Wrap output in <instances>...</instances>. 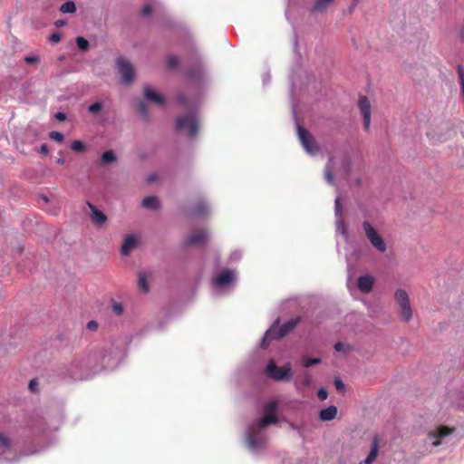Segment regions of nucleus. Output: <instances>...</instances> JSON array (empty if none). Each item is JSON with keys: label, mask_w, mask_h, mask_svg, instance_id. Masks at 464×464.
<instances>
[{"label": "nucleus", "mask_w": 464, "mask_h": 464, "mask_svg": "<svg viewBox=\"0 0 464 464\" xmlns=\"http://www.w3.org/2000/svg\"><path fill=\"white\" fill-rule=\"evenodd\" d=\"M60 11L63 14H73L76 11L75 3L67 1L60 6Z\"/></svg>", "instance_id": "obj_21"}, {"label": "nucleus", "mask_w": 464, "mask_h": 464, "mask_svg": "<svg viewBox=\"0 0 464 464\" xmlns=\"http://www.w3.org/2000/svg\"><path fill=\"white\" fill-rule=\"evenodd\" d=\"M321 362V359L320 358H308V357H304L303 360H302V363L303 365L305 367V368H308L314 364H318Z\"/></svg>", "instance_id": "obj_25"}, {"label": "nucleus", "mask_w": 464, "mask_h": 464, "mask_svg": "<svg viewBox=\"0 0 464 464\" xmlns=\"http://www.w3.org/2000/svg\"><path fill=\"white\" fill-rule=\"evenodd\" d=\"M351 169H352L351 162H350V160H345V174H346V176H349Z\"/></svg>", "instance_id": "obj_45"}, {"label": "nucleus", "mask_w": 464, "mask_h": 464, "mask_svg": "<svg viewBox=\"0 0 464 464\" xmlns=\"http://www.w3.org/2000/svg\"><path fill=\"white\" fill-rule=\"evenodd\" d=\"M176 128L179 131L188 132L189 137L194 138L198 131V121L193 113L186 114L177 118Z\"/></svg>", "instance_id": "obj_2"}, {"label": "nucleus", "mask_w": 464, "mask_h": 464, "mask_svg": "<svg viewBox=\"0 0 464 464\" xmlns=\"http://www.w3.org/2000/svg\"><path fill=\"white\" fill-rule=\"evenodd\" d=\"M394 299L400 306V314L403 321L409 322L412 317V308L407 292L401 288L397 289Z\"/></svg>", "instance_id": "obj_3"}, {"label": "nucleus", "mask_w": 464, "mask_h": 464, "mask_svg": "<svg viewBox=\"0 0 464 464\" xmlns=\"http://www.w3.org/2000/svg\"><path fill=\"white\" fill-rule=\"evenodd\" d=\"M137 245V239L134 236L130 235L128 236L121 248V252L123 256H129L131 250L136 246Z\"/></svg>", "instance_id": "obj_18"}, {"label": "nucleus", "mask_w": 464, "mask_h": 464, "mask_svg": "<svg viewBox=\"0 0 464 464\" xmlns=\"http://www.w3.org/2000/svg\"><path fill=\"white\" fill-rule=\"evenodd\" d=\"M378 452H379V439L377 436H375L372 440L371 450H370L368 456L366 457V459L363 460V463L364 464H372V462H374L377 459Z\"/></svg>", "instance_id": "obj_15"}, {"label": "nucleus", "mask_w": 464, "mask_h": 464, "mask_svg": "<svg viewBox=\"0 0 464 464\" xmlns=\"http://www.w3.org/2000/svg\"><path fill=\"white\" fill-rule=\"evenodd\" d=\"M102 109V104L101 102H94L92 104H91L89 107H88V111L92 114H96L98 112H100Z\"/></svg>", "instance_id": "obj_27"}, {"label": "nucleus", "mask_w": 464, "mask_h": 464, "mask_svg": "<svg viewBox=\"0 0 464 464\" xmlns=\"http://www.w3.org/2000/svg\"><path fill=\"white\" fill-rule=\"evenodd\" d=\"M144 97L152 102L155 104L163 106L165 104V99L162 95L156 92L153 89H151L150 86L144 87Z\"/></svg>", "instance_id": "obj_13"}, {"label": "nucleus", "mask_w": 464, "mask_h": 464, "mask_svg": "<svg viewBox=\"0 0 464 464\" xmlns=\"http://www.w3.org/2000/svg\"><path fill=\"white\" fill-rule=\"evenodd\" d=\"M279 323L280 319L277 318L273 325L266 332L261 343L264 349L268 346L270 341L281 339L293 331L300 323V318L296 317L291 319L281 326L279 325Z\"/></svg>", "instance_id": "obj_1"}, {"label": "nucleus", "mask_w": 464, "mask_h": 464, "mask_svg": "<svg viewBox=\"0 0 464 464\" xmlns=\"http://www.w3.org/2000/svg\"><path fill=\"white\" fill-rule=\"evenodd\" d=\"M40 152H41V153H43L44 155H47V154H48V152H49V150H48L47 145L43 144V145L40 147Z\"/></svg>", "instance_id": "obj_47"}, {"label": "nucleus", "mask_w": 464, "mask_h": 464, "mask_svg": "<svg viewBox=\"0 0 464 464\" xmlns=\"http://www.w3.org/2000/svg\"><path fill=\"white\" fill-rule=\"evenodd\" d=\"M40 61V58L38 56H26L24 58V62L28 64H36Z\"/></svg>", "instance_id": "obj_34"}, {"label": "nucleus", "mask_w": 464, "mask_h": 464, "mask_svg": "<svg viewBox=\"0 0 464 464\" xmlns=\"http://www.w3.org/2000/svg\"><path fill=\"white\" fill-rule=\"evenodd\" d=\"M61 34L59 33H53L50 35L49 40L53 43H59L61 41Z\"/></svg>", "instance_id": "obj_39"}, {"label": "nucleus", "mask_w": 464, "mask_h": 464, "mask_svg": "<svg viewBox=\"0 0 464 464\" xmlns=\"http://www.w3.org/2000/svg\"><path fill=\"white\" fill-rule=\"evenodd\" d=\"M266 373L276 381H282L290 377V367H279L272 361L266 367Z\"/></svg>", "instance_id": "obj_8"}, {"label": "nucleus", "mask_w": 464, "mask_h": 464, "mask_svg": "<svg viewBox=\"0 0 464 464\" xmlns=\"http://www.w3.org/2000/svg\"><path fill=\"white\" fill-rule=\"evenodd\" d=\"M328 393L324 388H321L318 390L317 397L320 401H324L327 399Z\"/></svg>", "instance_id": "obj_35"}, {"label": "nucleus", "mask_w": 464, "mask_h": 464, "mask_svg": "<svg viewBox=\"0 0 464 464\" xmlns=\"http://www.w3.org/2000/svg\"><path fill=\"white\" fill-rule=\"evenodd\" d=\"M55 118L60 121H63L66 120L67 116L64 112L59 111L55 114Z\"/></svg>", "instance_id": "obj_41"}, {"label": "nucleus", "mask_w": 464, "mask_h": 464, "mask_svg": "<svg viewBox=\"0 0 464 464\" xmlns=\"http://www.w3.org/2000/svg\"><path fill=\"white\" fill-rule=\"evenodd\" d=\"M167 63H168V66L170 68V69H174L178 66L179 64V59L177 56L175 55H169L167 57Z\"/></svg>", "instance_id": "obj_28"}, {"label": "nucleus", "mask_w": 464, "mask_h": 464, "mask_svg": "<svg viewBox=\"0 0 464 464\" xmlns=\"http://www.w3.org/2000/svg\"><path fill=\"white\" fill-rule=\"evenodd\" d=\"M235 278L234 273L230 270L220 273L214 278V284L216 285L223 286L233 282Z\"/></svg>", "instance_id": "obj_14"}, {"label": "nucleus", "mask_w": 464, "mask_h": 464, "mask_svg": "<svg viewBox=\"0 0 464 464\" xmlns=\"http://www.w3.org/2000/svg\"><path fill=\"white\" fill-rule=\"evenodd\" d=\"M310 382H311V378H310V376L308 375V376L305 378V380H304V383H305V385H309V384H310Z\"/></svg>", "instance_id": "obj_50"}, {"label": "nucleus", "mask_w": 464, "mask_h": 464, "mask_svg": "<svg viewBox=\"0 0 464 464\" xmlns=\"http://www.w3.org/2000/svg\"><path fill=\"white\" fill-rule=\"evenodd\" d=\"M49 137H50V139L56 140L57 142H60V143L63 142V140H64L63 134L59 131L50 132Z\"/></svg>", "instance_id": "obj_30"}, {"label": "nucleus", "mask_w": 464, "mask_h": 464, "mask_svg": "<svg viewBox=\"0 0 464 464\" xmlns=\"http://www.w3.org/2000/svg\"><path fill=\"white\" fill-rule=\"evenodd\" d=\"M154 179H155V177H154V176H151V177H150V178L148 179V181H149V182H151V181H153Z\"/></svg>", "instance_id": "obj_52"}, {"label": "nucleus", "mask_w": 464, "mask_h": 464, "mask_svg": "<svg viewBox=\"0 0 464 464\" xmlns=\"http://www.w3.org/2000/svg\"><path fill=\"white\" fill-rule=\"evenodd\" d=\"M276 408H277V402L276 401H271L267 403L264 408V416L258 422V427L260 429L266 428L267 425L277 422V416H276Z\"/></svg>", "instance_id": "obj_6"}, {"label": "nucleus", "mask_w": 464, "mask_h": 464, "mask_svg": "<svg viewBox=\"0 0 464 464\" xmlns=\"http://www.w3.org/2000/svg\"><path fill=\"white\" fill-rule=\"evenodd\" d=\"M197 74H198V75H200V74H201V68H200V67L198 69V72H197Z\"/></svg>", "instance_id": "obj_55"}, {"label": "nucleus", "mask_w": 464, "mask_h": 464, "mask_svg": "<svg viewBox=\"0 0 464 464\" xmlns=\"http://www.w3.org/2000/svg\"><path fill=\"white\" fill-rule=\"evenodd\" d=\"M0 445L7 448L10 446V440L7 437H5L3 433L0 432Z\"/></svg>", "instance_id": "obj_36"}, {"label": "nucleus", "mask_w": 464, "mask_h": 464, "mask_svg": "<svg viewBox=\"0 0 464 464\" xmlns=\"http://www.w3.org/2000/svg\"><path fill=\"white\" fill-rule=\"evenodd\" d=\"M142 206L148 209H157L160 206L159 199L154 196L146 197L142 200Z\"/></svg>", "instance_id": "obj_20"}, {"label": "nucleus", "mask_w": 464, "mask_h": 464, "mask_svg": "<svg viewBox=\"0 0 464 464\" xmlns=\"http://www.w3.org/2000/svg\"><path fill=\"white\" fill-rule=\"evenodd\" d=\"M57 162L63 164L64 162V159L61 158L57 160Z\"/></svg>", "instance_id": "obj_51"}, {"label": "nucleus", "mask_w": 464, "mask_h": 464, "mask_svg": "<svg viewBox=\"0 0 464 464\" xmlns=\"http://www.w3.org/2000/svg\"><path fill=\"white\" fill-rule=\"evenodd\" d=\"M71 149L76 152H82L85 150V144L81 140H74L71 144Z\"/></svg>", "instance_id": "obj_26"}, {"label": "nucleus", "mask_w": 464, "mask_h": 464, "mask_svg": "<svg viewBox=\"0 0 464 464\" xmlns=\"http://www.w3.org/2000/svg\"><path fill=\"white\" fill-rule=\"evenodd\" d=\"M138 110H139V113L144 118V119H148L149 117V112H148V108H147V105L144 102H140L139 103V107H138Z\"/></svg>", "instance_id": "obj_29"}, {"label": "nucleus", "mask_w": 464, "mask_h": 464, "mask_svg": "<svg viewBox=\"0 0 464 464\" xmlns=\"http://www.w3.org/2000/svg\"><path fill=\"white\" fill-rule=\"evenodd\" d=\"M178 102L181 105H187L188 101H187L186 95L183 93L179 94Z\"/></svg>", "instance_id": "obj_40"}, {"label": "nucleus", "mask_w": 464, "mask_h": 464, "mask_svg": "<svg viewBox=\"0 0 464 464\" xmlns=\"http://www.w3.org/2000/svg\"><path fill=\"white\" fill-rule=\"evenodd\" d=\"M117 66L122 81L125 83H130L134 79V70L131 63L123 58H120L117 61Z\"/></svg>", "instance_id": "obj_9"}, {"label": "nucleus", "mask_w": 464, "mask_h": 464, "mask_svg": "<svg viewBox=\"0 0 464 464\" xmlns=\"http://www.w3.org/2000/svg\"><path fill=\"white\" fill-rule=\"evenodd\" d=\"M208 234L206 230H198L195 231L191 236H189L184 242L186 246H196L203 244L207 241Z\"/></svg>", "instance_id": "obj_11"}, {"label": "nucleus", "mask_w": 464, "mask_h": 464, "mask_svg": "<svg viewBox=\"0 0 464 464\" xmlns=\"http://www.w3.org/2000/svg\"><path fill=\"white\" fill-rule=\"evenodd\" d=\"M335 209L337 212L341 211V199L340 198H337L335 199Z\"/></svg>", "instance_id": "obj_49"}, {"label": "nucleus", "mask_w": 464, "mask_h": 464, "mask_svg": "<svg viewBox=\"0 0 464 464\" xmlns=\"http://www.w3.org/2000/svg\"><path fill=\"white\" fill-rule=\"evenodd\" d=\"M338 410L336 406L331 405L326 409H323L319 413V418L323 421L333 420L337 415Z\"/></svg>", "instance_id": "obj_17"}, {"label": "nucleus", "mask_w": 464, "mask_h": 464, "mask_svg": "<svg viewBox=\"0 0 464 464\" xmlns=\"http://www.w3.org/2000/svg\"><path fill=\"white\" fill-rule=\"evenodd\" d=\"M112 312L117 315H121L123 313V306L120 303H113L111 305Z\"/></svg>", "instance_id": "obj_31"}, {"label": "nucleus", "mask_w": 464, "mask_h": 464, "mask_svg": "<svg viewBox=\"0 0 464 464\" xmlns=\"http://www.w3.org/2000/svg\"><path fill=\"white\" fill-rule=\"evenodd\" d=\"M297 135L304 149L310 154L314 155L318 152L319 148L313 135L303 126H297Z\"/></svg>", "instance_id": "obj_5"}, {"label": "nucleus", "mask_w": 464, "mask_h": 464, "mask_svg": "<svg viewBox=\"0 0 464 464\" xmlns=\"http://www.w3.org/2000/svg\"><path fill=\"white\" fill-rule=\"evenodd\" d=\"M42 198H43L45 202H48V201H49V199H48V198H47L46 196H42Z\"/></svg>", "instance_id": "obj_53"}, {"label": "nucleus", "mask_w": 464, "mask_h": 464, "mask_svg": "<svg viewBox=\"0 0 464 464\" xmlns=\"http://www.w3.org/2000/svg\"><path fill=\"white\" fill-rule=\"evenodd\" d=\"M334 385L337 391L343 392L344 391V384L340 379L334 380Z\"/></svg>", "instance_id": "obj_37"}, {"label": "nucleus", "mask_w": 464, "mask_h": 464, "mask_svg": "<svg viewBox=\"0 0 464 464\" xmlns=\"http://www.w3.org/2000/svg\"><path fill=\"white\" fill-rule=\"evenodd\" d=\"M151 12H152V8L150 5H144L141 9V14L144 16L150 14Z\"/></svg>", "instance_id": "obj_38"}, {"label": "nucleus", "mask_w": 464, "mask_h": 464, "mask_svg": "<svg viewBox=\"0 0 464 464\" xmlns=\"http://www.w3.org/2000/svg\"><path fill=\"white\" fill-rule=\"evenodd\" d=\"M454 431V429H450L447 426H440L435 431L430 432L429 436L430 438H435L436 440L432 442V445L437 447L440 445V439L447 437Z\"/></svg>", "instance_id": "obj_12"}, {"label": "nucleus", "mask_w": 464, "mask_h": 464, "mask_svg": "<svg viewBox=\"0 0 464 464\" xmlns=\"http://www.w3.org/2000/svg\"><path fill=\"white\" fill-rule=\"evenodd\" d=\"M188 75L189 77H191V78L196 77V75H194L192 72H188Z\"/></svg>", "instance_id": "obj_54"}, {"label": "nucleus", "mask_w": 464, "mask_h": 464, "mask_svg": "<svg viewBox=\"0 0 464 464\" xmlns=\"http://www.w3.org/2000/svg\"><path fill=\"white\" fill-rule=\"evenodd\" d=\"M325 178L330 184H334V173L333 169L330 166H327L325 169Z\"/></svg>", "instance_id": "obj_32"}, {"label": "nucleus", "mask_w": 464, "mask_h": 464, "mask_svg": "<svg viewBox=\"0 0 464 464\" xmlns=\"http://www.w3.org/2000/svg\"><path fill=\"white\" fill-rule=\"evenodd\" d=\"M37 385H38L37 381L35 379H33L29 382V389L31 391L34 392Z\"/></svg>", "instance_id": "obj_44"}, {"label": "nucleus", "mask_w": 464, "mask_h": 464, "mask_svg": "<svg viewBox=\"0 0 464 464\" xmlns=\"http://www.w3.org/2000/svg\"><path fill=\"white\" fill-rule=\"evenodd\" d=\"M101 160L104 164L111 163L116 161V157L114 155V152L112 150H107L105 151L101 158Z\"/></svg>", "instance_id": "obj_22"}, {"label": "nucleus", "mask_w": 464, "mask_h": 464, "mask_svg": "<svg viewBox=\"0 0 464 464\" xmlns=\"http://www.w3.org/2000/svg\"><path fill=\"white\" fill-rule=\"evenodd\" d=\"M206 210H207L206 206H205L204 204H200V205L197 208V209H196V213H197V214H203V213H205V212H206Z\"/></svg>", "instance_id": "obj_43"}, {"label": "nucleus", "mask_w": 464, "mask_h": 464, "mask_svg": "<svg viewBox=\"0 0 464 464\" xmlns=\"http://www.w3.org/2000/svg\"><path fill=\"white\" fill-rule=\"evenodd\" d=\"M98 327V324L95 322V321H90L88 324H87V328L89 330H96Z\"/></svg>", "instance_id": "obj_42"}, {"label": "nucleus", "mask_w": 464, "mask_h": 464, "mask_svg": "<svg viewBox=\"0 0 464 464\" xmlns=\"http://www.w3.org/2000/svg\"><path fill=\"white\" fill-rule=\"evenodd\" d=\"M247 440H248V444H249V446H250L251 448L256 447L255 437H254L253 435H251V434H250V435L248 436Z\"/></svg>", "instance_id": "obj_46"}, {"label": "nucleus", "mask_w": 464, "mask_h": 464, "mask_svg": "<svg viewBox=\"0 0 464 464\" xmlns=\"http://www.w3.org/2000/svg\"><path fill=\"white\" fill-rule=\"evenodd\" d=\"M87 205L90 208V211H91V219L92 221V223L95 225V226H102L103 224H105V222L107 221V217L106 215L100 209H98L94 205H92V203L90 202H87Z\"/></svg>", "instance_id": "obj_10"}, {"label": "nucleus", "mask_w": 464, "mask_h": 464, "mask_svg": "<svg viewBox=\"0 0 464 464\" xmlns=\"http://www.w3.org/2000/svg\"><path fill=\"white\" fill-rule=\"evenodd\" d=\"M362 228L368 240L372 246L381 253H384L387 249L386 243L383 238L378 234L375 228L372 226L369 221L362 223Z\"/></svg>", "instance_id": "obj_4"}, {"label": "nucleus", "mask_w": 464, "mask_h": 464, "mask_svg": "<svg viewBox=\"0 0 464 464\" xmlns=\"http://www.w3.org/2000/svg\"><path fill=\"white\" fill-rule=\"evenodd\" d=\"M358 107L362 116L363 129L365 131H369L371 124L372 107L366 96L360 97L358 102Z\"/></svg>", "instance_id": "obj_7"}, {"label": "nucleus", "mask_w": 464, "mask_h": 464, "mask_svg": "<svg viewBox=\"0 0 464 464\" xmlns=\"http://www.w3.org/2000/svg\"><path fill=\"white\" fill-rule=\"evenodd\" d=\"M76 44H77L78 48L83 52H86L90 47V44H89L88 40L82 36H78L76 38Z\"/></svg>", "instance_id": "obj_23"}, {"label": "nucleus", "mask_w": 464, "mask_h": 464, "mask_svg": "<svg viewBox=\"0 0 464 464\" xmlns=\"http://www.w3.org/2000/svg\"><path fill=\"white\" fill-rule=\"evenodd\" d=\"M374 280L371 276H362L358 278V288L362 293H369L373 286Z\"/></svg>", "instance_id": "obj_16"}, {"label": "nucleus", "mask_w": 464, "mask_h": 464, "mask_svg": "<svg viewBox=\"0 0 464 464\" xmlns=\"http://www.w3.org/2000/svg\"><path fill=\"white\" fill-rule=\"evenodd\" d=\"M334 349L337 351V352H349L352 350V347L351 346H345L343 343H336L334 344Z\"/></svg>", "instance_id": "obj_33"}, {"label": "nucleus", "mask_w": 464, "mask_h": 464, "mask_svg": "<svg viewBox=\"0 0 464 464\" xmlns=\"http://www.w3.org/2000/svg\"><path fill=\"white\" fill-rule=\"evenodd\" d=\"M66 24H67V22L65 20H57V21L54 22V25L56 27L64 26Z\"/></svg>", "instance_id": "obj_48"}, {"label": "nucleus", "mask_w": 464, "mask_h": 464, "mask_svg": "<svg viewBox=\"0 0 464 464\" xmlns=\"http://www.w3.org/2000/svg\"><path fill=\"white\" fill-rule=\"evenodd\" d=\"M334 0H316L311 8L312 13H323Z\"/></svg>", "instance_id": "obj_19"}, {"label": "nucleus", "mask_w": 464, "mask_h": 464, "mask_svg": "<svg viewBox=\"0 0 464 464\" xmlns=\"http://www.w3.org/2000/svg\"><path fill=\"white\" fill-rule=\"evenodd\" d=\"M138 285L140 287V289L145 293H147L149 291V285H148V282H147V277L144 274H140L139 276V282H138Z\"/></svg>", "instance_id": "obj_24"}]
</instances>
